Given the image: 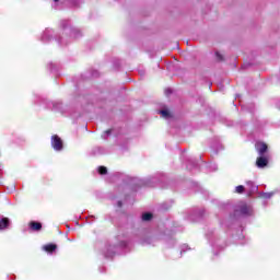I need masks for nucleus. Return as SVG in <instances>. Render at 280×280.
Instances as JSON below:
<instances>
[{
  "label": "nucleus",
  "instance_id": "f257e3e1",
  "mask_svg": "<svg viewBox=\"0 0 280 280\" xmlns=\"http://www.w3.org/2000/svg\"><path fill=\"white\" fill-rule=\"evenodd\" d=\"M51 147L57 152H60V150H62V139H60V137H58V136H52L51 137Z\"/></svg>",
  "mask_w": 280,
  "mask_h": 280
},
{
  "label": "nucleus",
  "instance_id": "f03ea898",
  "mask_svg": "<svg viewBox=\"0 0 280 280\" xmlns=\"http://www.w3.org/2000/svg\"><path fill=\"white\" fill-rule=\"evenodd\" d=\"M256 150L260 156H264V154H266V151L268 150V144L264 142H257Z\"/></svg>",
  "mask_w": 280,
  "mask_h": 280
},
{
  "label": "nucleus",
  "instance_id": "7ed1b4c3",
  "mask_svg": "<svg viewBox=\"0 0 280 280\" xmlns=\"http://www.w3.org/2000/svg\"><path fill=\"white\" fill-rule=\"evenodd\" d=\"M240 212L242 215H250L253 213V208L246 203L241 206Z\"/></svg>",
  "mask_w": 280,
  "mask_h": 280
},
{
  "label": "nucleus",
  "instance_id": "20e7f679",
  "mask_svg": "<svg viewBox=\"0 0 280 280\" xmlns=\"http://www.w3.org/2000/svg\"><path fill=\"white\" fill-rule=\"evenodd\" d=\"M256 165L257 167H260V168L266 167V165H268V159L264 156L258 158L256 161Z\"/></svg>",
  "mask_w": 280,
  "mask_h": 280
},
{
  "label": "nucleus",
  "instance_id": "39448f33",
  "mask_svg": "<svg viewBox=\"0 0 280 280\" xmlns=\"http://www.w3.org/2000/svg\"><path fill=\"white\" fill-rule=\"evenodd\" d=\"M30 229L32 231H40L43 229V224H40L39 222H36V221H32L30 223Z\"/></svg>",
  "mask_w": 280,
  "mask_h": 280
},
{
  "label": "nucleus",
  "instance_id": "423d86ee",
  "mask_svg": "<svg viewBox=\"0 0 280 280\" xmlns=\"http://www.w3.org/2000/svg\"><path fill=\"white\" fill-rule=\"evenodd\" d=\"M10 226V219L3 218L0 220V231H4V229H8Z\"/></svg>",
  "mask_w": 280,
  "mask_h": 280
},
{
  "label": "nucleus",
  "instance_id": "0eeeda50",
  "mask_svg": "<svg viewBox=\"0 0 280 280\" xmlns=\"http://www.w3.org/2000/svg\"><path fill=\"white\" fill-rule=\"evenodd\" d=\"M246 185H247V187L249 189V194H255V191H257V186L255 185V183L247 182Z\"/></svg>",
  "mask_w": 280,
  "mask_h": 280
},
{
  "label": "nucleus",
  "instance_id": "6e6552de",
  "mask_svg": "<svg viewBox=\"0 0 280 280\" xmlns=\"http://www.w3.org/2000/svg\"><path fill=\"white\" fill-rule=\"evenodd\" d=\"M43 248L44 250H46V253H54V250H56V245L48 244V245H45Z\"/></svg>",
  "mask_w": 280,
  "mask_h": 280
},
{
  "label": "nucleus",
  "instance_id": "1a4fd4ad",
  "mask_svg": "<svg viewBox=\"0 0 280 280\" xmlns=\"http://www.w3.org/2000/svg\"><path fill=\"white\" fill-rule=\"evenodd\" d=\"M160 115H161L164 119H170V117H171L170 110H167V109H162V110H160Z\"/></svg>",
  "mask_w": 280,
  "mask_h": 280
},
{
  "label": "nucleus",
  "instance_id": "9d476101",
  "mask_svg": "<svg viewBox=\"0 0 280 280\" xmlns=\"http://www.w3.org/2000/svg\"><path fill=\"white\" fill-rule=\"evenodd\" d=\"M142 220H143V222H150V220H152V213H150V212L143 213Z\"/></svg>",
  "mask_w": 280,
  "mask_h": 280
},
{
  "label": "nucleus",
  "instance_id": "9b49d317",
  "mask_svg": "<svg viewBox=\"0 0 280 280\" xmlns=\"http://www.w3.org/2000/svg\"><path fill=\"white\" fill-rule=\"evenodd\" d=\"M108 170L106 168V166H100L98 167V173L104 175V174H107Z\"/></svg>",
  "mask_w": 280,
  "mask_h": 280
},
{
  "label": "nucleus",
  "instance_id": "f8f14e48",
  "mask_svg": "<svg viewBox=\"0 0 280 280\" xmlns=\"http://www.w3.org/2000/svg\"><path fill=\"white\" fill-rule=\"evenodd\" d=\"M236 194H244V186L240 185L235 189Z\"/></svg>",
  "mask_w": 280,
  "mask_h": 280
},
{
  "label": "nucleus",
  "instance_id": "ddd939ff",
  "mask_svg": "<svg viewBox=\"0 0 280 280\" xmlns=\"http://www.w3.org/2000/svg\"><path fill=\"white\" fill-rule=\"evenodd\" d=\"M271 196H275V192H262V198H270Z\"/></svg>",
  "mask_w": 280,
  "mask_h": 280
},
{
  "label": "nucleus",
  "instance_id": "4468645a",
  "mask_svg": "<svg viewBox=\"0 0 280 280\" xmlns=\"http://www.w3.org/2000/svg\"><path fill=\"white\" fill-rule=\"evenodd\" d=\"M164 93H165V95H172V89H166V90L164 91Z\"/></svg>",
  "mask_w": 280,
  "mask_h": 280
},
{
  "label": "nucleus",
  "instance_id": "2eb2a0df",
  "mask_svg": "<svg viewBox=\"0 0 280 280\" xmlns=\"http://www.w3.org/2000/svg\"><path fill=\"white\" fill-rule=\"evenodd\" d=\"M110 130H107V131H105V135H103V139H106V137H108V135H110Z\"/></svg>",
  "mask_w": 280,
  "mask_h": 280
},
{
  "label": "nucleus",
  "instance_id": "dca6fc26",
  "mask_svg": "<svg viewBox=\"0 0 280 280\" xmlns=\"http://www.w3.org/2000/svg\"><path fill=\"white\" fill-rule=\"evenodd\" d=\"M217 58H218L219 60H222V55H220L219 52H217Z\"/></svg>",
  "mask_w": 280,
  "mask_h": 280
},
{
  "label": "nucleus",
  "instance_id": "f3484780",
  "mask_svg": "<svg viewBox=\"0 0 280 280\" xmlns=\"http://www.w3.org/2000/svg\"><path fill=\"white\" fill-rule=\"evenodd\" d=\"M118 207H121V201H118Z\"/></svg>",
  "mask_w": 280,
  "mask_h": 280
},
{
  "label": "nucleus",
  "instance_id": "a211bd4d",
  "mask_svg": "<svg viewBox=\"0 0 280 280\" xmlns=\"http://www.w3.org/2000/svg\"><path fill=\"white\" fill-rule=\"evenodd\" d=\"M55 1V3H58V0H54Z\"/></svg>",
  "mask_w": 280,
  "mask_h": 280
}]
</instances>
